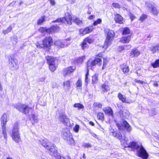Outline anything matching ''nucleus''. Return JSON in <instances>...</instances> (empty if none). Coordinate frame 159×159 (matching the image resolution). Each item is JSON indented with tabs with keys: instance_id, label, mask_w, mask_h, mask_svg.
<instances>
[{
	"instance_id": "obj_50",
	"label": "nucleus",
	"mask_w": 159,
	"mask_h": 159,
	"mask_svg": "<svg viewBox=\"0 0 159 159\" xmlns=\"http://www.w3.org/2000/svg\"><path fill=\"white\" fill-rule=\"evenodd\" d=\"M82 146L85 148H87L92 147V145L90 144L85 143H83Z\"/></svg>"
},
{
	"instance_id": "obj_13",
	"label": "nucleus",
	"mask_w": 159,
	"mask_h": 159,
	"mask_svg": "<svg viewBox=\"0 0 159 159\" xmlns=\"http://www.w3.org/2000/svg\"><path fill=\"white\" fill-rule=\"evenodd\" d=\"M94 28L93 26L87 27L84 29H82L79 30L80 34L82 35H84L86 34H88L91 32Z\"/></svg>"
},
{
	"instance_id": "obj_40",
	"label": "nucleus",
	"mask_w": 159,
	"mask_h": 159,
	"mask_svg": "<svg viewBox=\"0 0 159 159\" xmlns=\"http://www.w3.org/2000/svg\"><path fill=\"white\" fill-rule=\"evenodd\" d=\"M130 31L129 28H124L122 34L123 35H126L129 34L130 33Z\"/></svg>"
},
{
	"instance_id": "obj_44",
	"label": "nucleus",
	"mask_w": 159,
	"mask_h": 159,
	"mask_svg": "<svg viewBox=\"0 0 159 159\" xmlns=\"http://www.w3.org/2000/svg\"><path fill=\"white\" fill-rule=\"evenodd\" d=\"M74 106L75 107L77 108L79 110L84 108V106L83 105L80 103H75Z\"/></svg>"
},
{
	"instance_id": "obj_29",
	"label": "nucleus",
	"mask_w": 159,
	"mask_h": 159,
	"mask_svg": "<svg viewBox=\"0 0 159 159\" xmlns=\"http://www.w3.org/2000/svg\"><path fill=\"white\" fill-rule=\"evenodd\" d=\"M151 66L153 68H156L159 67V59L156 60L154 62L151 63Z\"/></svg>"
},
{
	"instance_id": "obj_10",
	"label": "nucleus",
	"mask_w": 159,
	"mask_h": 159,
	"mask_svg": "<svg viewBox=\"0 0 159 159\" xmlns=\"http://www.w3.org/2000/svg\"><path fill=\"white\" fill-rule=\"evenodd\" d=\"M43 43L44 48H48L52 44V39L51 37H46L43 40Z\"/></svg>"
},
{
	"instance_id": "obj_30",
	"label": "nucleus",
	"mask_w": 159,
	"mask_h": 159,
	"mask_svg": "<svg viewBox=\"0 0 159 159\" xmlns=\"http://www.w3.org/2000/svg\"><path fill=\"white\" fill-rule=\"evenodd\" d=\"M17 38L16 35L12 36L11 38V41L13 45L16 44L17 42Z\"/></svg>"
},
{
	"instance_id": "obj_26",
	"label": "nucleus",
	"mask_w": 159,
	"mask_h": 159,
	"mask_svg": "<svg viewBox=\"0 0 159 159\" xmlns=\"http://www.w3.org/2000/svg\"><path fill=\"white\" fill-rule=\"evenodd\" d=\"M48 29L46 28L41 27L39 29V31L42 33H48L50 34V32L48 31Z\"/></svg>"
},
{
	"instance_id": "obj_24",
	"label": "nucleus",
	"mask_w": 159,
	"mask_h": 159,
	"mask_svg": "<svg viewBox=\"0 0 159 159\" xmlns=\"http://www.w3.org/2000/svg\"><path fill=\"white\" fill-rule=\"evenodd\" d=\"M102 89L103 91L106 92L110 90V88L107 83L105 82L102 85Z\"/></svg>"
},
{
	"instance_id": "obj_39",
	"label": "nucleus",
	"mask_w": 159,
	"mask_h": 159,
	"mask_svg": "<svg viewBox=\"0 0 159 159\" xmlns=\"http://www.w3.org/2000/svg\"><path fill=\"white\" fill-rule=\"evenodd\" d=\"M145 5L148 8V9L149 11H150V10L154 7V6L150 2H146Z\"/></svg>"
},
{
	"instance_id": "obj_54",
	"label": "nucleus",
	"mask_w": 159,
	"mask_h": 159,
	"mask_svg": "<svg viewBox=\"0 0 159 159\" xmlns=\"http://www.w3.org/2000/svg\"><path fill=\"white\" fill-rule=\"evenodd\" d=\"M63 19L62 17V18H60L58 19H57L56 20H53L52 21V23L54 22H62V23H63Z\"/></svg>"
},
{
	"instance_id": "obj_27",
	"label": "nucleus",
	"mask_w": 159,
	"mask_h": 159,
	"mask_svg": "<svg viewBox=\"0 0 159 159\" xmlns=\"http://www.w3.org/2000/svg\"><path fill=\"white\" fill-rule=\"evenodd\" d=\"M120 140L121 144L124 146L125 147H128L126 146L129 144L128 141L127 140H126L125 138L122 139V138Z\"/></svg>"
},
{
	"instance_id": "obj_56",
	"label": "nucleus",
	"mask_w": 159,
	"mask_h": 159,
	"mask_svg": "<svg viewBox=\"0 0 159 159\" xmlns=\"http://www.w3.org/2000/svg\"><path fill=\"white\" fill-rule=\"evenodd\" d=\"M36 45L37 47V48H44V46L43 43V44H40L38 42H37L36 43Z\"/></svg>"
},
{
	"instance_id": "obj_9",
	"label": "nucleus",
	"mask_w": 159,
	"mask_h": 159,
	"mask_svg": "<svg viewBox=\"0 0 159 159\" xmlns=\"http://www.w3.org/2000/svg\"><path fill=\"white\" fill-rule=\"evenodd\" d=\"M9 66L11 69L14 70L18 68L19 65L16 58L10 57L9 58Z\"/></svg>"
},
{
	"instance_id": "obj_5",
	"label": "nucleus",
	"mask_w": 159,
	"mask_h": 159,
	"mask_svg": "<svg viewBox=\"0 0 159 159\" xmlns=\"http://www.w3.org/2000/svg\"><path fill=\"white\" fill-rule=\"evenodd\" d=\"M12 137L13 139L16 143H18L21 140L18 126L17 123H16L14 124L12 133Z\"/></svg>"
},
{
	"instance_id": "obj_22",
	"label": "nucleus",
	"mask_w": 159,
	"mask_h": 159,
	"mask_svg": "<svg viewBox=\"0 0 159 159\" xmlns=\"http://www.w3.org/2000/svg\"><path fill=\"white\" fill-rule=\"evenodd\" d=\"M103 110L106 114L112 116L113 115L112 111L110 107H107L104 108L103 109Z\"/></svg>"
},
{
	"instance_id": "obj_47",
	"label": "nucleus",
	"mask_w": 159,
	"mask_h": 159,
	"mask_svg": "<svg viewBox=\"0 0 159 159\" xmlns=\"http://www.w3.org/2000/svg\"><path fill=\"white\" fill-rule=\"evenodd\" d=\"M84 40L87 43H88L89 44L92 43L93 41V39L92 38H90L88 37L86 38L85 39H84Z\"/></svg>"
},
{
	"instance_id": "obj_11",
	"label": "nucleus",
	"mask_w": 159,
	"mask_h": 159,
	"mask_svg": "<svg viewBox=\"0 0 159 159\" xmlns=\"http://www.w3.org/2000/svg\"><path fill=\"white\" fill-rule=\"evenodd\" d=\"M63 23L67 24L68 25H71L72 22L73 20L72 16L70 14L66 13L65 15V17H62Z\"/></svg>"
},
{
	"instance_id": "obj_23",
	"label": "nucleus",
	"mask_w": 159,
	"mask_h": 159,
	"mask_svg": "<svg viewBox=\"0 0 159 159\" xmlns=\"http://www.w3.org/2000/svg\"><path fill=\"white\" fill-rule=\"evenodd\" d=\"M48 65L55 63V59L52 57L47 56L46 57Z\"/></svg>"
},
{
	"instance_id": "obj_60",
	"label": "nucleus",
	"mask_w": 159,
	"mask_h": 159,
	"mask_svg": "<svg viewBox=\"0 0 159 159\" xmlns=\"http://www.w3.org/2000/svg\"><path fill=\"white\" fill-rule=\"evenodd\" d=\"M79 126L78 125H75V128H74V131L76 132H78L79 129Z\"/></svg>"
},
{
	"instance_id": "obj_51",
	"label": "nucleus",
	"mask_w": 159,
	"mask_h": 159,
	"mask_svg": "<svg viewBox=\"0 0 159 159\" xmlns=\"http://www.w3.org/2000/svg\"><path fill=\"white\" fill-rule=\"evenodd\" d=\"M102 22V20L100 19H98L97 20L94 22L93 25H97L98 24H100Z\"/></svg>"
},
{
	"instance_id": "obj_7",
	"label": "nucleus",
	"mask_w": 159,
	"mask_h": 159,
	"mask_svg": "<svg viewBox=\"0 0 159 159\" xmlns=\"http://www.w3.org/2000/svg\"><path fill=\"white\" fill-rule=\"evenodd\" d=\"M116 125L118 129L120 130H123L124 128L128 132H130L131 130V128L129 123L125 120H123L122 123H116Z\"/></svg>"
},
{
	"instance_id": "obj_2",
	"label": "nucleus",
	"mask_w": 159,
	"mask_h": 159,
	"mask_svg": "<svg viewBox=\"0 0 159 159\" xmlns=\"http://www.w3.org/2000/svg\"><path fill=\"white\" fill-rule=\"evenodd\" d=\"M126 146L131 148L133 150H137L138 156L143 159H147L148 157V154L143 146L141 144L139 145L136 142H132Z\"/></svg>"
},
{
	"instance_id": "obj_32",
	"label": "nucleus",
	"mask_w": 159,
	"mask_h": 159,
	"mask_svg": "<svg viewBox=\"0 0 159 159\" xmlns=\"http://www.w3.org/2000/svg\"><path fill=\"white\" fill-rule=\"evenodd\" d=\"M121 68L123 72L125 73H127L129 71V68L128 66L124 65L121 66Z\"/></svg>"
},
{
	"instance_id": "obj_28",
	"label": "nucleus",
	"mask_w": 159,
	"mask_h": 159,
	"mask_svg": "<svg viewBox=\"0 0 159 159\" xmlns=\"http://www.w3.org/2000/svg\"><path fill=\"white\" fill-rule=\"evenodd\" d=\"M118 97L119 99L123 102H126V98L120 93L118 94Z\"/></svg>"
},
{
	"instance_id": "obj_15",
	"label": "nucleus",
	"mask_w": 159,
	"mask_h": 159,
	"mask_svg": "<svg viewBox=\"0 0 159 159\" xmlns=\"http://www.w3.org/2000/svg\"><path fill=\"white\" fill-rule=\"evenodd\" d=\"M75 69V66H71L65 69L63 71V74L64 76L69 75L70 73L72 72Z\"/></svg>"
},
{
	"instance_id": "obj_21",
	"label": "nucleus",
	"mask_w": 159,
	"mask_h": 159,
	"mask_svg": "<svg viewBox=\"0 0 159 159\" xmlns=\"http://www.w3.org/2000/svg\"><path fill=\"white\" fill-rule=\"evenodd\" d=\"M60 30L59 27L57 26H52L50 28H48V31L50 32V34L54 32L58 31Z\"/></svg>"
},
{
	"instance_id": "obj_38",
	"label": "nucleus",
	"mask_w": 159,
	"mask_h": 159,
	"mask_svg": "<svg viewBox=\"0 0 159 159\" xmlns=\"http://www.w3.org/2000/svg\"><path fill=\"white\" fill-rule=\"evenodd\" d=\"M87 65V70H89L91 69L92 66H93V62L90 60H89L88 61Z\"/></svg>"
},
{
	"instance_id": "obj_34",
	"label": "nucleus",
	"mask_w": 159,
	"mask_h": 159,
	"mask_svg": "<svg viewBox=\"0 0 159 159\" xmlns=\"http://www.w3.org/2000/svg\"><path fill=\"white\" fill-rule=\"evenodd\" d=\"M45 16H42L38 20L37 23L39 25H40L45 21Z\"/></svg>"
},
{
	"instance_id": "obj_17",
	"label": "nucleus",
	"mask_w": 159,
	"mask_h": 159,
	"mask_svg": "<svg viewBox=\"0 0 159 159\" xmlns=\"http://www.w3.org/2000/svg\"><path fill=\"white\" fill-rule=\"evenodd\" d=\"M140 52L137 49H133L130 53V56L132 57H137L140 54Z\"/></svg>"
},
{
	"instance_id": "obj_55",
	"label": "nucleus",
	"mask_w": 159,
	"mask_h": 159,
	"mask_svg": "<svg viewBox=\"0 0 159 159\" xmlns=\"http://www.w3.org/2000/svg\"><path fill=\"white\" fill-rule=\"evenodd\" d=\"M147 17V16L145 14H143L141 15L139 18V20L142 21L144 20Z\"/></svg>"
},
{
	"instance_id": "obj_33",
	"label": "nucleus",
	"mask_w": 159,
	"mask_h": 159,
	"mask_svg": "<svg viewBox=\"0 0 159 159\" xmlns=\"http://www.w3.org/2000/svg\"><path fill=\"white\" fill-rule=\"evenodd\" d=\"M81 47L82 49L84 50L88 48L89 46L87 43L84 40L81 44Z\"/></svg>"
},
{
	"instance_id": "obj_41",
	"label": "nucleus",
	"mask_w": 159,
	"mask_h": 159,
	"mask_svg": "<svg viewBox=\"0 0 159 159\" xmlns=\"http://www.w3.org/2000/svg\"><path fill=\"white\" fill-rule=\"evenodd\" d=\"M97 118L99 119L103 120L104 119V116L103 113L99 112L98 114Z\"/></svg>"
},
{
	"instance_id": "obj_62",
	"label": "nucleus",
	"mask_w": 159,
	"mask_h": 159,
	"mask_svg": "<svg viewBox=\"0 0 159 159\" xmlns=\"http://www.w3.org/2000/svg\"><path fill=\"white\" fill-rule=\"evenodd\" d=\"M129 16L130 18L132 21L135 18L134 15L131 13H130L129 14Z\"/></svg>"
},
{
	"instance_id": "obj_25",
	"label": "nucleus",
	"mask_w": 159,
	"mask_h": 159,
	"mask_svg": "<svg viewBox=\"0 0 159 159\" xmlns=\"http://www.w3.org/2000/svg\"><path fill=\"white\" fill-rule=\"evenodd\" d=\"M73 21L78 25H83L82 21L76 17L73 18Z\"/></svg>"
},
{
	"instance_id": "obj_57",
	"label": "nucleus",
	"mask_w": 159,
	"mask_h": 159,
	"mask_svg": "<svg viewBox=\"0 0 159 159\" xmlns=\"http://www.w3.org/2000/svg\"><path fill=\"white\" fill-rule=\"evenodd\" d=\"M93 105L95 107H98L99 108H101L102 107V105L99 102H94Z\"/></svg>"
},
{
	"instance_id": "obj_59",
	"label": "nucleus",
	"mask_w": 159,
	"mask_h": 159,
	"mask_svg": "<svg viewBox=\"0 0 159 159\" xmlns=\"http://www.w3.org/2000/svg\"><path fill=\"white\" fill-rule=\"evenodd\" d=\"M112 5L116 8H119L120 7V6L118 3H114L112 4Z\"/></svg>"
},
{
	"instance_id": "obj_8",
	"label": "nucleus",
	"mask_w": 159,
	"mask_h": 159,
	"mask_svg": "<svg viewBox=\"0 0 159 159\" xmlns=\"http://www.w3.org/2000/svg\"><path fill=\"white\" fill-rule=\"evenodd\" d=\"M1 125L2 129L3 130V133L5 136L6 135V125L8 121V119L7 115L6 114L3 115L1 118Z\"/></svg>"
},
{
	"instance_id": "obj_6",
	"label": "nucleus",
	"mask_w": 159,
	"mask_h": 159,
	"mask_svg": "<svg viewBox=\"0 0 159 159\" xmlns=\"http://www.w3.org/2000/svg\"><path fill=\"white\" fill-rule=\"evenodd\" d=\"M14 107L19 111L25 114H28L30 108L28 106L23 104L18 103L15 104Z\"/></svg>"
},
{
	"instance_id": "obj_64",
	"label": "nucleus",
	"mask_w": 159,
	"mask_h": 159,
	"mask_svg": "<svg viewBox=\"0 0 159 159\" xmlns=\"http://www.w3.org/2000/svg\"><path fill=\"white\" fill-rule=\"evenodd\" d=\"M50 1L51 4L52 5H54L55 4V2L54 0H49Z\"/></svg>"
},
{
	"instance_id": "obj_16",
	"label": "nucleus",
	"mask_w": 159,
	"mask_h": 159,
	"mask_svg": "<svg viewBox=\"0 0 159 159\" xmlns=\"http://www.w3.org/2000/svg\"><path fill=\"white\" fill-rule=\"evenodd\" d=\"M102 55V53H99L97 56L94 60L92 61L93 62V66H95L98 63L101 62L102 60L101 58L100 57H101Z\"/></svg>"
},
{
	"instance_id": "obj_53",
	"label": "nucleus",
	"mask_w": 159,
	"mask_h": 159,
	"mask_svg": "<svg viewBox=\"0 0 159 159\" xmlns=\"http://www.w3.org/2000/svg\"><path fill=\"white\" fill-rule=\"evenodd\" d=\"M103 66L102 67V69H104L105 67H106L107 63V61L106 59H103Z\"/></svg>"
},
{
	"instance_id": "obj_52",
	"label": "nucleus",
	"mask_w": 159,
	"mask_h": 159,
	"mask_svg": "<svg viewBox=\"0 0 159 159\" xmlns=\"http://www.w3.org/2000/svg\"><path fill=\"white\" fill-rule=\"evenodd\" d=\"M89 70H87V72L85 75V84L87 85L88 84V83L89 81V79L88 78V76L89 75Z\"/></svg>"
},
{
	"instance_id": "obj_37",
	"label": "nucleus",
	"mask_w": 159,
	"mask_h": 159,
	"mask_svg": "<svg viewBox=\"0 0 159 159\" xmlns=\"http://www.w3.org/2000/svg\"><path fill=\"white\" fill-rule=\"evenodd\" d=\"M122 112V116L124 117L125 118H127L129 117V113L128 111L125 110L123 112L122 111H120V113H121Z\"/></svg>"
},
{
	"instance_id": "obj_20",
	"label": "nucleus",
	"mask_w": 159,
	"mask_h": 159,
	"mask_svg": "<svg viewBox=\"0 0 159 159\" xmlns=\"http://www.w3.org/2000/svg\"><path fill=\"white\" fill-rule=\"evenodd\" d=\"M131 39L130 35H129L127 37H123L121 38L120 41L123 43H128L131 40Z\"/></svg>"
},
{
	"instance_id": "obj_49",
	"label": "nucleus",
	"mask_w": 159,
	"mask_h": 159,
	"mask_svg": "<svg viewBox=\"0 0 159 159\" xmlns=\"http://www.w3.org/2000/svg\"><path fill=\"white\" fill-rule=\"evenodd\" d=\"M92 81L93 84H94L97 82L98 81V76L96 75H95L92 77Z\"/></svg>"
},
{
	"instance_id": "obj_36",
	"label": "nucleus",
	"mask_w": 159,
	"mask_h": 159,
	"mask_svg": "<svg viewBox=\"0 0 159 159\" xmlns=\"http://www.w3.org/2000/svg\"><path fill=\"white\" fill-rule=\"evenodd\" d=\"M113 136L114 137L118 138L120 140L122 138V134L119 132H116L115 134H113Z\"/></svg>"
},
{
	"instance_id": "obj_42",
	"label": "nucleus",
	"mask_w": 159,
	"mask_h": 159,
	"mask_svg": "<svg viewBox=\"0 0 159 159\" xmlns=\"http://www.w3.org/2000/svg\"><path fill=\"white\" fill-rule=\"evenodd\" d=\"M49 65V68L51 71L54 72L56 69L55 63L51 64Z\"/></svg>"
},
{
	"instance_id": "obj_19",
	"label": "nucleus",
	"mask_w": 159,
	"mask_h": 159,
	"mask_svg": "<svg viewBox=\"0 0 159 159\" xmlns=\"http://www.w3.org/2000/svg\"><path fill=\"white\" fill-rule=\"evenodd\" d=\"M30 120L32 124L33 125L38 122V118L37 116L34 114H32L30 117Z\"/></svg>"
},
{
	"instance_id": "obj_58",
	"label": "nucleus",
	"mask_w": 159,
	"mask_h": 159,
	"mask_svg": "<svg viewBox=\"0 0 159 159\" xmlns=\"http://www.w3.org/2000/svg\"><path fill=\"white\" fill-rule=\"evenodd\" d=\"M2 131L0 130V138H1L2 137V136L3 135L5 139H7V132L6 131V135L5 136V135L4 134V133H3V129H2Z\"/></svg>"
},
{
	"instance_id": "obj_46",
	"label": "nucleus",
	"mask_w": 159,
	"mask_h": 159,
	"mask_svg": "<svg viewBox=\"0 0 159 159\" xmlns=\"http://www.w3.org/2000/svg\"><path fill=\"white\" fill-rule=\"evenodd\" d=\"M154 15L157 16L158 11L157 10L156 8L154 7L150 11Z\"/></svg>"
},
{
	"instance_id": "obj_35",
	"label": "nucleus",
	"mask_w": 159,
	"mask_h": 159,
	"mask_svg": "<svg viewBox=\"0 0 159 159\" xmlns=\"http://www.w3.org/2000/svg\"><path fill=\"white\" fill-rule=\"evenodd\" d=\"M85 56L79 57L76 59V62L77 63H82L84 61V60L85 59Z\"/></svg>"
},
{
	"instance_id": "obj_3",
	"label": "nucleus",
	"mask_w": 159,
	"mask_h": 159,
	"mask_svg": "<svg viewBox=\"0 0 159 159\" xmlns=\"http://www.w3.org/2000/svg\"><path fill=\"white\" fill-rule=\"evenodd\" d=\"M104 31L106 38L103 48H107L111 43L112 41L115 36V33L113 30L108 29H105Z\"/></svg>"
},
{
	"instance_id": "obj_45",
	"label": "nucleus",
	"mask_w": 159,
	"mask_h": 159,
	"mask_svg": "<svg viewBox=\"0 0 159 159\" xmlns=\"http://www.w3.org/2000/svg\"><path fill=\"white\" fill-rule=\"evenodd\" d=\"M151 51L153 53H154L156 52H159V46H156L154 47L151 50Z\"/></svg>"
},
{
	"instance_id": "obj_48",
	"label": "nucleus",
	"mask_w": 159,
	"mask_h": 159,
	"mask_svg": "<svg viewBox=\"0 0 159 159\" xmlns=\"http://www.w3.org/2000/svg\"><path fill=\"white\" fill-rule=\"evenodd\" d=\"M12 27L11 26H9L7 29L4 30L3 31V33L4 34H7L8 33L11 32V30H12Z\"/></svg>"
},
{
	"instance_id": "obj_18",
	"label": "nucleus",
	"mask_w": 159,
	"mask_h": 159,
	"mask_svg": "<svg viewBox=\"0 0 159 159\" xmlns=\"http://www.w3.org/2000/svg\"><path fill=\"white\" fill-rule=\"evenodd\" d=\"M123 17L120 15L117 14L115 16V20L116 23L122 24L123 23Z\"/></svg>"
},
{
	"instance_id": "obj_31",
	"label": "nucleus",
	"mask_w": 159,
	"mask_h": 159,
	"mask_svg": "<svg viewBox=\"0 0 159 159\" xmlns=\"http://www.w3.org/2000/svg\"><path fill=\"white\" fill-rule=\"evenodd\" d=\"M64 87L66 89H69L70 87V82L69 80H67L65 81L63 84Z\"/></svg>"
},
{
	"instance_id": "obj_4",
	"label": "nucleus",
	"mask_w": 159,
	"mask_h": 159,
	"mask_svg": "<svg viewBox=\"0 0 159 159\" xmlns=\"http://www.w3.org/2000/svg\"><path fill=\"white\" fill-rule=\"evenodd\" d=\"M62 136L63 139L66 140L70 145H74L75 141L72 138V136L68 129H64L63 131Z\"/></svg>"
},
{
	"instance_id": "obj_61",
	"label": "nucleus",
	"mask_w": 159,
	"mask_h": 159,
	"mask_svg": "<svg viewBox=\"0 0 159 159\" xmlns=\"http://www.w3.org/2000/svg\"><path fill=\"white\" fill-rule=\"evenodd\" d=\"M134 81L137 83L141 84H143L144 83V82L140 80H138L136 79L134 80Z\"/></svg>"
},
{
	"instance_id": "obj_12",
	"label": "nucleus",
	"mask_w": 159,
	"mask_h": 159,
	"mask_svg": "<svg viewBox=\"0 0 159 159\" xmlns=\"http://www.w3.org/2000/svg\"><path fill=\"white\" fill-rule=\"evenodd\" d=\"M59 120L62 123L67 124L69 121L68 116L64 113H61L59 115Z\"/></svg>"
},
{
	"instance_id": "obj_43",
	"label": "nucleus",
	"mask_w": 159,
	"mask_h": 159,
	"mask_svg": "<svg viewBox=\"0 0 159 159\" xmlns=\"http://www.w3.org/2000/svg\"><path fill=\"white\" fill-rule=\"evenodd\" d=\"M76 85L77 88H80L81 87L82 85V80L81 79L79 78L76 84Z\"/></svg>"
},
{
	"instance_id": "obj_63",
	"label": "nucleus",
	"mask_w": 159,
	"mask_h": 159,
	"mask_svg": "<svg viewBox=\"0 0 159 159\" xmlns=\"http://www.w3.org/2000/svg\"><path fill=\"white\" fill-rule=\"evenodd\" d=\"M124 49V48L122 46L119 47L118 48V50L120 52Z\"/></svg>"
},
{
	"instance_id": "obj_1",
	"label": "nucleus",
	"mask_w": 159,
	"mask_h": 159,
	"mask_svg": "<svg viewBox=\"0 0 159 159\" xmlns=\"http://www.w3.org/2000/svg\"><path fill=\"white\" fill-rule=\"evenodd\" d=\"M37 142L41 144L47 149L49 150L50 154L54 157L56 159H71L69 156H67L66 158L61 157L59 154L57 153V147L53 144L49 142L47 139H38L37 140Z\"/></svg>"
},
{
	"instance_id": "obj_14",
	"label": "nucleus",
	"mask_w": 159,
	"mask_h": 159,
	"mask_svg": "<svg viewBox=\"0 0 159 159\" xmlns=\"http://www.w3.org/2000/svg\"><path fill=\"white\" fill-rule=\"evenodd\" d=\"M67 40H63L62 41L58 40L55 42L54 44L55 45L57 46L58 48H63L67 45H70L69 43H65V42Z\"/></svg>"
}]
</instances>
